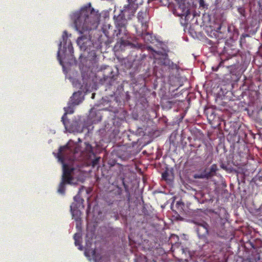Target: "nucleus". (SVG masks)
I'll return each instance as SVG.
<instances>
[{
    "mask_svg": "<svg viewBox=\"0 0 262 262\" xmlns=\"http://www.w3.org/2000/svg\"><path fill=\"white\" fill-rule=\"evenodd\" d=\"M137 0H127L128 4H135V2Z\"/></svg>",
    "mask_w": 262,
    "mask_h": 262,
    "instance_id": "30",
    "label": "nucleus"
},
{
    "mask_svg": "<svg viewBox=\"0 0 262 262\" xmlns=\"http://www.w3.org/2000/svg\"><path fill=\"white\" fill-rule=\"evenodd\" d=\"M77 43L81 50H90L93 43L90 35L84 34L79 37L77 40Z\"/></svg>",
    "mask_w": 262,
    "mask_h": 262,
    "instance_id": "3",
    "label": "nucleus"
},
{
    "mask_svg": "<svg viewBox=\"0 0 262 262\" xmlns=\"http://www.w3.org/2000/svg\"><path fill=\"white\" fill-rule=\"evenodd\" d=\"M72 180V176H69L68 175L64 174V173H62L61 182H63L64 183L70 184L71 183Z\"/></svg>",
    "mask_w": 262,
    "mask_h": 262,
    "instance_id": "19",
    "label": "nucleus"
},
{
    "mask_svg": "<svg viewBox=\"0 0 262 262\" xmlns=\"http://www.w3.org/2000/svg\"><path fill=\"white\" fill-rule=\"evenodd\" d=\"M80 207H78V205L75 203H72L70 206L71 211L73 217L77 222V227H78V223L81 221L80 215L81 212L78 209Z\"/></svg>",
    "mask_w": 262,
    "mask_h": 262,
    "instance_id": "9",
    "label": "nucleus"
},
{
    "mask_svg": "<svg viewBox=\"0 0 262 262\" xmlns=\"http://www.w3.org/2000/svg\"><path fill=\"white\" fill-rule=\"evenodd\" d=\"M217 170V167L215 164H212L210 168V171L207 172V177H210L213 175L214 173Z\"/></svg>",
    "mask_w": 262,
    "mask_h": 262,
    "instance_id": "18",
    "label": "nucleus"
},
{
    "mask_svg": "<svg viewBox=\"0 0 262 262\" xmlns=\"http://www.w3.org/2000/svg\"><path fill=\"white\" fill-rule=\"evenodd\" d=\"M137 33L138 36H141L144 40V41L148 43L151 42L152 40V37L151 34L147 32V30H143L141 29V31H137Z\"/></svg>",
    "mask_w": 262,
    "mask_h": 262,
    "instance_id": "10",
    "label": "nucleus"
},
{
    "mask_svg": "<svg viewBox=\"0 0 262 262\" xmlns=\"http://www.w3.org/2000/svg\"><path fill=\"white\" fill-rule=\"evenodd\" d=\"M114 18L115 19V25L118 31L117 36L122 39L124 38V36L126 37L127 35L128 32L126 30V25L128 19L123 16L121 14H119L118 16Z\"/></svg>",
    "mask_w": 262,
    "mask_h": 262,
    "instance_id": "2",
    "label": "nucleus"
},
{
    "mask_svg": "<svg viewBox=\"0 0 262 262\" xmlns=\"http://www.w3.org/2000/svg\"><path fill=\"white\" fill-rule=\"evenodd\" d=\"M230 7H231V5L229 0L224 1L221 6V8L224 10L228 9Z\"/></svg>",
    "mask_w": 262,
    "mask_h": 262,
    "instance_id": "21",
    "label": "nucleus"
},
{
    "mask_svg": "<svg viewBox=\"0 0 262 262\" xmlns=\"http://www.w3.org/2000/svg\"><path fill=\"white\" fill-rule=\"evenodd\" d=\"M222 28V26L220 25L217 28L215 36L216 38H217L218 40H220L221 39H224L227 38V34L222 32L221 30Z\"/></svg>",
    "mask_w": 262,
    "mask_h": 262,
    "instance_id": "14",
    "label": "nucleus"
},
{
    "mask_svg": "<svg viewBox=\"0 0 262 262\" xmlns=\"http://www.w3.org/2000/svg\"><path fill=\"white\" fill-rule=\"evenodd\" d=\"M93 254H94L95 253V250H93Z\"/></svg>",
    "mask_w": 262,
    "mask_h": 262,
    "instance_id": "31",
    "label": "nucleus"
},
{
    "mask_svg": "<svg viewBox=\"0 0 262 262\" xmlns=\"http://www.w3.org/2000/svg\"><path fill=\"white\" fill-rule=\"evenodd\" d=\"M75 241V244L77 246H79L78 249L80 250H82V247L81 245V241L80 240H74Z\"/></svg>",
    "mask_w": 262,
    "mask_h": 262,
    "instance_id": "25",
    "label": "nucleus"
},
{
    "mask_svg": "<svg viewBox=\"0 0 262 262\" xmlns=\"http://www.w3.org/2000/svg\"><path fill=\"white\" fill-rule=\"evenodd\" d=\"M137 8L138 5L137 4H128L127 5H124L120 14L123 15V16H124L129 20L132 19V17L134 15Z\"/></svg>",
    "mask_w": 262,
    "mask_h": 262,
    "instance_id": "6",
    "label": "nucleus"
},
{
    "mask_svg": "<svg viewBox=\"0 0 262 262\" xmlns=\"http://www.w3.org/2000/svg\"><path fill=\"white\" fill-rule=\"evenodd\" d=\"M81 101V92L78 91L74 93L72 96L71 97V102H72V104L76 105L79 104Z\"/></svg>",
    "mask_w": 262,
    "mask_h": 262,
    "instance_id": "11",
    "label": "nucleus"
},
{
    "mask_svg": "<svg viewBox=\"0 0 262 262\" xmlns=\"http://www.w3.org/2000/svg\"><path fill=\"white\" fill-rule=\"evenodd\" d=\"M199 4L201 7H202L203 8H205V4L203 0H200Z\"/></svg>",
    "mask_w": 262,
    "mask_h": 262,
    "instance_id": "28",
    "label": "nucleus"
},
{
    "mask_svg": "<svg viewBox=\"0 0 262 262\" xmlns=\"http://www.w3.org/2000/svg\"><path fill=\"white\" fill-rule=\"evenodd\" d=\"M100 157H97L93 159L91 162V165L92 167H95L99 164Z\"/></svg>",
    "mask_w": 262,
    "mask_h": 262,
    "instance_id": "22",
    "label": "nucleus"
},
{
    "mask_svg": "<svg viewBox=\"0 0 262 262\" xmlns=\"http://www.w3.org/2000/svg\"><path fill=\"white\" fill-rule=\"evenodd\" d=\"M85 145L84 151L83 152V154H85L86 156L87 159H90L92 157H95V155L94 153L93 150V147L92 145L89 143H84Z\"/></svg>",
    "mask_w": 262,
    "mask_h": 262,
    "instance_id": "12",
    "label": "nucleus"
},
{
    "mask_svg": "<svg viewBox=\"0 0 262 262\" xmlns=\"http://www.w3.org/2000/svg\"><path fill=\"white\" fill-rule=\"evenodd\" d=\"M93 10L91 4H89L71 14V18L74 26L80 34L91 30L96 26V21L92 17Z\"/></svg>",
    "mask_w": 262,
    "mask_h": 262,
    "instance_id": "1",
    "label": "nucleus"
},
{
    "mask_svg": "<svg viewBox=\"0 0 262 262\" xmlns=\"http://www.w3.org/2000/svg\"><path fill=\"white\" fill-rule=\"evenodd\" d=\"M81 236L79 233H76L74 235V240L77 239V240H81Z\"/></svg>",
    "mask_w": 262,
    "mask_h": 262,
    "instance_id": "26",
    "label": "nucleus"
},
{
    "mask_svg": "<svg viewBox=\"0 0 262 262\" xmlns=\"http://www.w3.org/2000/svg\"><path fill=\"white\" fill-rule=\"evenodd\" d=\"M68 148V147L67 145L60 146L58 149V158L59 160L61 161V162L63 163V173H64V174L68 175L69 176H71V173L73 172L74 169L70 168L67 164L63 163L64 159L63 151Z\"/></svg>",
    "mask_w": 262,
    "mask_h": 262,
    "instance_id": "7",
    "label": "nucleus"
},
{
    "mask_svg": "<svg viewBox=\"0 0 262 262\" xmlns=\"http://www.w3.org/2000/svg\"><path fill=\"white\" fill-rule=\"evenodd\" d=\"M137 18L138 21L141 24V29L144 31L147 30L148 27V25L146 12H139L138 13Z\"/></svg>",
    "mask_w": 262,
    "mask_h": 262,
    "instance_id": "8",
    "label": "nucleus"
},
{
    "mask_svg": "<svg viewBox=\"0 0 262 262\" xmlns=\"http://www.w3.org/2000/svg\"><path fill=\"white\" fill-rule=\"evenodd\" d=\"M162 177L167 182H171L173 179L172 175L168 170H165L162 173Z\"/></svg>",
    "mask_w": 262,
    "mask_h": 262,
    "instance_id": "15",
    "label": "nucleus"
},
{
    "mask_svg": "<svg viewBox=\"0 0 262 262\" xmlns=\"http://www.w3.org/2000/svg\"><path fill=\"white\" fill-rule=\"evenodd\" d=\"M194 178L196 179H203L205 178H208L209 177H207V173H206L205 174H195Z\"/></svg>",
    "mask_w": 262,
    "mask_h": 262,
    "instance_id": "24",
    "label": "nucleus"
},
{
    "mask_svg": "<svg viewBox=\"0 0 262 262\" xmlns=\"http://www.w3.org/2000/svg\"><path fill=\"white\" fill-rule=\"evenodd\" d=\"M194 223L197 225L196 231L199 237L204 238L208 234L209 225L203 221L195 222Z\"/></svg>",
    "mask_w": 262,
    "mask_h": 262,
    "instance_id": "5",
    "label": "nucleus"
},
{
    "mask_svg": "<svg viewBox=\"0 0 262 262\" xmlns=\"http://www.w3.org/2000/svg\"><path fill=\"white\" fill-rule=\"evenodd\" d=\"M205 113L209 121H211L214 119L215 114L214 111L212 110L207 109L205 110Z\"/></svg>",
    "mask_w": 262,
    "mask_h": 262,
    "instance_id": "16",
    "label": "nucleus"
},
{
    "mask_svg": "<svg viewBox=\"0 0 262 262\" xmlns=\"http://www.w3.org/2000/svg\"><path fill=\"white\" fill-rule=\"evenodd\" d=\"M238 12L242 15H244L245 10L241 8L238 9Z\"/></svg>",
    "mask_w": 262,
    "mask_h": 262,
    "instance_id": "29",
    "label": "nucleus"
},
{
    "mask_svg": "<svg viewBox=\"0 0 262 262\" xmlns=\"http://www.w3.org/2000/svg\"><path fill=\"white\" fill-rule=\"evenodd\" d=\"M123 185L124 186L125 192L127 193H129V192L128 186L124 183V181H123Z\"/></svg>",
    "mask_w": 262,
    "mask_h": 262,
    "instance_id": "27",
    "label": "nucleus"
},
{
    "mask_svg": "<svg viewBox=\"0 0 262 262\" xmlns=\"http://www.w3.org/2000/svg\"><path fill=\"white\" fill-rule=\"evenodd\" d=\"M74 202L78 205V207H80L81 206L83 207V202L84 200L83 199L81 198L79 194H77L76 196L74 197Z\"/></svg>",
    "mask_w": 262,
    "mask_h": 262,
    "instance_id": "17",
    "label": "nucleus"
},
{
    "mask_svg": "<svg viewBox=\"0 0 262 262\" xmlns=\"http://www.w3.org/2000/svg\"><path fill=\"white\" fill-rule=\"evenodd\" d=\"M63 43V48L66 49H68L70 53L73 52V48L72 46V42L70 39H68V32L64 31L62 34V41H61L59 45V50L57 53V58L60 61V63L62 64V61L60 59V49L61 47V44Z\"/></svg>",
    "mask_w": 262,
    "mask_h": 262,
    "instance_id": "4",
    "label": "nucleus"
},
{
    "mask_svg": "<svg viewBox=\"0 0 262 262\" xmlns=\"http://www.w3.org/2000/svg\"><path fill=\"white\" fill-rule=\"evenodd\" d=\"M230 66H227V67L229 68Z\"/></svg>",
    "mask_w": 262,
    "mask_h": 262,
    "instance_id": "32",
    "label": "nucleus"
},
{
    "mask_svg": "<svg viewBox=\"0 0 262 262\" xmlns=\"http://www.w3.org/2000/svg\"><path fill=\"white\" fill-rule=\"evenodd\" d=\"M225 60H222L217 67H212V69L213 71H217L219 68L223 66V63Z\"/></svg>",
    "mask_w": 262,
    "mask_h": 262,
    "instance_id": "23",
    "label": "nucleus"
},
{
    "mask_svg": "<svg viewBox=\"0 0 262 262\" xmlns=\"http://www.w3.org/2000/svg\"><path fill=\"white\" fill-rule=\"evenodd\" d=\"M75 105L70 104L68 107H64V111L65 113L63 116L62 117V121L63 122V124L66 126V122H65V118L67 117V115L68 114H73L74 112V106Z\"/></svg>",
    "mask_w": 262,
    "mask_h": 262,
    "instance_id": "13",
    "label": "nucleus"
},
{
    "mask_svg": "<svg viewBox=\"0 0 262 262\" xmlns=\"http://www.w3.org/2000/svg\"><path fill=\"white\" fill-rule=\"evenodd\" d=\"M65 184L63 182H61L59 185L58 192L61 194H64L66 190Z\"/></svg>",
    "mask_w": 262,
    "mask_h": 262,
    "instance_id": "20",
    "label": "nucleus"
}]
</instances>
